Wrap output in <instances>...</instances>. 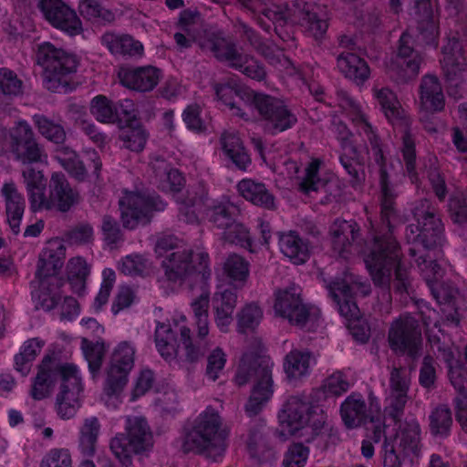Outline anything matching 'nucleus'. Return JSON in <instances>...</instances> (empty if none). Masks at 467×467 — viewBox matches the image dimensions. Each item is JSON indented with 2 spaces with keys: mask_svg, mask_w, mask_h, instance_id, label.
Returning a JSON list of instances; mask_svg holds the SVG:
<instances>
[{
  "mask_svg": "<svg viewBox=\"0 0 467 467\" xmlns=\"http://www.w3.org/2000/svg\"><path fill=\"white\" fill-rule=\"evenodd\" d=\"M379 187L380 222L372 248L364 261L376 286L389 291L394 269V290L400 294H409V269L400 261V245L393 236L394 224L399 217L396 202L398 192L389 181L379 182Z\"/></svg>",
  "mask_w": 467,
  "mask_h": 467,
  "instance_id": "1",
  "label": "nucleus"
},
{
  "mask_svg": "<svg viewBox=\"0 0 467 467\" xmlns=\"http://www.w3.org/2000/svg\"><path fill=\"white\" fill-rule=\"evenodd\" d=\"M279 420L289 434L297 435L306 442L318 439L327 448L339 441L338 431L328 425L325 411L319 406L312 405L304 394L287 400Z\"/></svg>",
  "mask_w": 467,
  "mask_h": 467,
  "instance_id": "2",
  "label": "nucleus"
},
{
  "mask_svg": "<svg viewBox=\"0 0 467 467\" xmlns=\"http://www.w3.org/2000/svg\"><path fill=\"white\" fill-rule=\"evenodd\" d=\"M228 431L223 428L218 411L208 406L194 420L184 427L181 450L213 462H219L227 448Z\"/></svg>",
  "mask_w": 467,
  "mask_h": 467,
  "instance_id": "3",
  "label": "nucleus"
},
{
  "mask_svg": "<svg viewBox=\"0 0 467 467\" xmlns=\"http://www.w3.org/2000/svg\"><path fill=\"white\" fill-rule=\"evenodd\" d=\"M254 350L246 351L241 360L234 377L238 386L254 381L250 398L245 404V411L249 416H255L273 395L272 368L273 362L269 356L263 353L264 346L260 338H255Z\"/></svg>",
  "mask_w": 467,
  "mask_h": 467,
  "instance_id": "4",
  "label": "nucleus"
},
{
  "mask_svg": "<svg viewBox=\"0 0 467 467\" xmlns=\"http://www.w3.org/2000/svg\"><path fill=\"white\" fill-rule=\"evenodd\" d=\"M411 213L417 223L406 226L405 238L413 245L409 249V254L415 257L420 246L431 250L442 244L444 225L438 206L429 199L417 201Z\"/></svg>",
  "mask_w": 467,
  "mask_h": 467,
  "instance_id": "5",
  "label": "nucleus"
},
{
  "mask_svg": "<svg viewBox=\"0 0 467 467\" xmlns=\"http://www.w3.org/2000/svg\"><path fill=\"white\" fill-rule=\"evenodd\" d=\"M36 61L43 69L45 87L52 92H66L78 62L75 56L49 42L37 46Z\"/></svg>",
  "mask_w": 467,
  "mask_h": 467,
  "instance_id": "6",
  "label": "nucleus"
},
{
  "mask_svg": "<svg viewBox=\"0 0 467 467\" xmlns=\"http://www.w3.org/2000/svg\"><path fill=\"white\" fill-rule=\"evenodd\" d=\"M373 91L387 119L393 125L399 126L403 130L401 138L402 157L406 171L410 178L411 182H415L418 180V173L416 171L415 139L410 130V119L405 115L396 95L389 88H374Z\"/></svg>",
  "mask_w": 467,
  "mask_h": 467,
  "instance_id": "7",
  "label": "nucleus"
},
{
  "mask_svg": "<svg viewBox=\"0 0 467 467\" xmlns=\"http://www.w3.org/2000/svg\"><path fill=\"white\" fill-rule=\"evenodd\" d=\"M274 310L290 325L306 331H315L319 327V310L303 302L301 289L296 285L275 292Z\"/></svg>",
  "mask_w": 467,
  "mask_h": 467,
  "instance_id": "8",
  "label": "nucleus"
},
{
  "mask_svg": "<svg viewBox=\"0 0 467 467\" xmlns=\"http://www.w3.org/2000/svg\"><path fill=\"white\" fill-rule=\"evenodd\" d=\"M265 15L269 19L298 25L305 33L317 40L321 39L328 28L327 20L320 6L302 0L268 9Z\"/></svg>",
  "mask_w": 467,
  "mask_h": 467,
  "instance_id": "9",
  "label": "nucleus"
},
{
  "mask_svg": "<svg viewBox=\"0 0 467 467\" xmlns=\"http://www.w3.org/2000/svg\"><path fill=\"white\" fill-rule=\"evenodd\" d=\"M125 431L126 433L118 434L110 441V450L122 465L129 467L132 463V454L150 450L153 441L145 418L128 417Z\"/></svg>",
  "mask_w": 467,
  "mask_h": 467,
  "instance_id": "10",
  "label": "nucleus"
},
{
  "mask_svg": "<svg viewBox=\"0 0 467 467\" xmlns=\"http://www.w3.org/2000/svg\"><path fill=\"white\" fill-rule=\"evenodd\" d=\"M120 220L124 228L135 229L150 222L153 212H161L166 203L156 194L125 192L119 201Z\"/></svg>",
  "mask_w": 467,
  "mask_h": 467,
  "instance_id": "11",
  "label": "nucleus"
},
{
  "mask_svg": "<svg viewBox=\"0 0 467 467\" xmlns=\"http://www.w3.org/2000/svg\"><path fill=\"white\" fill-rule=\"evenodd\" d=\"M192 254L191 249L176 250L166 254L161 264L165 281L170 285H182L196 271L202 274L203 279H208L211 276L208 254L202 252L197 254L198 266L193 265Z\"/></svg>",
  "mask_w": 467,
  "mask_h": 467,
  "instance_id": "12",
  "label": "nucleus"
},
{
  "mask_svg": "<svg viewBox=\"0 0 467 467\" xmlns=\"http://www.w3.org/2000/svg\"><path fill=\"white\" fill-rule=\"evenodd\" d=\"M252 102L260 116L264 130L271 135L285 131L297 122L296 114L284 100L276 97L255 93Z\"/></svg>",
  "mask_w": 467,
  "mask_h": 467,
  "instance_id": "13",
  "label": "nucleus"
},
{
  "mask_svg": "<svg viewBox=\"0 0 467 467\" xmlns=\"http://www.w3.org/2000/svg\"><path fill=\"white\" fill-rule=\"evenodd\" d=\"M389 348L396 353L406 354L411 359L421 354L422 337L419 321L410 316L402 315L393 320L388 333Z\"/></svg>",
  "mask_w": 467,
  "mask_h": 467,
  "instance_id": "14",
  "label": "nucleus"
},
{
  "mask_svg": "<svg viewBox=\"0 0 467 467\" xmlns=\"http://www.w3.org/2000/svg\"><path fill=\"white\" fill-rule=\"evenodd\" d=\"M422 58L412 47V37L403 33L399 40L397 54L387 63V74L397 84H406L416 78Z\"/></svg>",
  "mask_w": 467,
  "mask_h": 467,
  "instance_id": "15",
  "label": "nucleus"
},
{
  "mask_svg": "<svg viewBox=\"0 0 467 467\" xmlns=\"http://www.w3.org/2000/svg\"><path fill=\"white\" fill-rule=\"evenodd\" d=\"M10 150L23 164L44 162L47 155L36 141L35 133L26 121H19L10 131Z\"/></svg>",
  "mask_w": 467,
  "mask_h": 467,
  "instance_id": "16",
  "label": "nucleus"
},
{
  "mask_svg": "<svg viewBox=\"0 0 467 467\" xmlns=\"http://www.w3.org/2000/svg\"><path fill=\"white\" fill-rule=\"evenodd\" d=\"M327 288L342 317L348 322L359 317L360 312L354 301V296L358 294H361L363 296L368 295L369 286L368 285L350 275L334 280Z\"/></svg>",
  "mask_w": 467,
  "mask_h": 467,
  "instance_id": "17",
  "label": "nucleus"
},
{
  "mask_svg": "<svg viewBox=\"0 0 467 467\" xmlns=\"http://www.w3.org/2000/svg\"><path fill=\"white\" fill-rule=\"evenodd\" d=\"M135 348L128 342L119 344L112 356L104 385L108 396L119 394L128 382V375L134 366Z\"/></svg>",
  "mask_w": 467,
  "mask_h": 467,
  "instance_id": "18",
  "label": "nucleus"
},
{
  "mask_svg": "<svg viewBox=\"0 0 467 467\" xmlns=\"http://www.w3.org/2000/svg\"><path fill=\"white\" fill-rule=\"evenodd\" d=\"M72 364L61 363L54 354L46 355L37 366L36 376L33 379L30 396L35 400H42L49 397L53 391L58 377L61 382L66 375V370Z\"/></svg>",
  "mask_w": 467,
  "mask_h": 467,
  "instance_id": "19",
  "label": "nucleus"
},
{
  "mask_svg": "<svg viewBox=\"0 0 467 467\" xmlns=\"http://www.w3.org/2000/svg\"><path fill=\"white\" fill-rule=\"evenodd\" d=\"M44 18L54 27L70 36L81 33L82 24L76 12L62 0H36Z\"/></svg>",
  "mask_w": 467,
  "mask_h": 467,
  "instance_id": "20",
  "label": "nucleus"
},
{
  "mask_svg": "<svg viewBox=\"0 0 467 467\" xmlns=\"http://www.w3.org/2000/svg\"><path fill=\"white\" fill-rule=\"evenodd\" d=\"M59 392L56 398L57 412L61 419L73 418L80 408V394L83 390L77 367L72 364L65 371Z\"/></svg>",
  "mask_w": 467,
  "mask_h": 467,
  "instance_id": "21",
  "label": "nucleus"
},
{
  "mask_svg": "<svg viewBox=\"0 0 467 467\" xmlns=\"http://www.w3.org/2000/svg\"><path fill=\"white\" fill-rule=\"evenodd\" d=\"M65 247L60 244L57 248L48 246L39 254L36 277L39 281L40 287L51 291L49 285H56L57 287L62 285V279L57 277V274L64 264Z\"/></svg>",
  "mask_w": 467,
  "mask_h": 467,
  "instance_id": "22",
  "label": "nucleus"
},
{
  "mask_svg": "<svg viewBox=\"0 0 467 467\" xmlns=\"http://www.w3.org/2000/svg\"><path fill=\"white\" fill-rule=\"evenodd\" d=\"M118 77L122 86L138 92L153 90L162 78V71L153 66L122 67Z\"/></svg>",
  "mask_w": 467,
  "mask_h": 467,
  "instance_id": "23",
  "label": "nucleus"
},
{
  "mask_svg": "<svg viewBox=\"0 0 467 467\" xmlns=\"http://www.w3.org/2000/svg\"><path fill=\"white\" fill-rule=\"evenodd\" d=\"M48 190L52 210L67 213L79 202L78 192L71 187L62 172H54L51 175Z\"/></svg>",
  "mask_w": 467,
  "mask_h": 467,
  "instance_id": "24",
  "label": "nucleus"
},
{
  "mask_svg": "<svg viewBox=\"0 0 467 467\" xmlns=\"http://www.w3.org/2000/svg\"><path fill=\"white\" fill-rule=\"evenodd\" d=\"M442 53L441 63L446 80L451 81L455 85L457 79H466V60L462 55L460 42L456 38L449 39L442 47Z\"/></svg>",
  "mask_w": 467,
  "mask_h": 467,
  "instance_id": "25",
  "label": "nucleus"
},
{
  "mask_svg": "<svg viewBox=\"0 0 467 467\" xmlns=\"http://www.w3.org/2000/svg\"><path fill=\"white\" fill-rule=\"evenodd\" d=\"M1 193L4 198L6 220L14 234L20 233V223L26 209L24 195L14 182L3 184Z\"/></svg>",
  "mask_w": 467,
  "mask_h": 467,
  "instance_id": "26",
  "label": "nucleus"
},
{
  "mask_svg": "<svg viewBox=\"0 0 467 467\" xmlns=\"http://www.w3.org/2000/svg\"><path fill=\"white\" fill-rule=\"evenodd\" d=\"M99 39L101 45L113 56L140 57L143 55V45L130 35L109 30L103 33Z\"/></svg>",
  "mask_w": 467,
  "mask_h": 467,
  "instance_id": "27",
  "label": "nucleus"
},
{
  "mask_svg": "<svg viewBox=\"0 0 467 467\" xmlns=\"http://www.w3.org/2000/svg\"><path fill=\"white\" fill-rule=\"evenodd\" d=\"M420 425L413 420L400 424L394 438L389 441L403 458L418 457L420 451Z\"/></svg>",
  "mask_w": 467,
  "mask_h": 467,
  "instance_id": "28",
  "label": "nucleus"
},
{
  "mask_svg": "<svg viewBox=\"0 0 467 467\" xmlns=\"http://www.w3.org/2000/svg\"><path fill=\"white\" fill-rule=\"evenodd\" d=\"M213 309L214 321L220 331L226 333L232 324L233 313L237 304V295L232 289H223L213 294Z\"/></svg>",
  "mask_w": 467,
  "mask_h": 467,
  "instance_id": "29",
  "label": "nucleus"
},
{
  "mask_svg": "<svg viewBox=\"0 0 467 467\" xmlns=\"http://www.w3.org/2000/svg\"><path fill=\"white\" fill-rule=\"evenodd\" d=\"M204 50H208L221 62H226L230 67H241L238 61L245 59L244 54L240 53L236 45L219 34L210 36L202 45Z\"/></svg>",
  "mask_w": 467,
  "mask_h": 467,
  "instance_id": "30",
  "label": "nucleus"
},
{
  "mask_svg": "<svg viewBox=\"0 0 467 467\" xmlns=\"http://www.w3.org/2000/svg\"><path fill=\"white\" fill-rule=\"evenodd\" d=\"M332 246L339 254L348 252L358 241L360 229L354 220L336 219L329 228Z\"/></svg>",
  "mask_w": 467,
  "mask_h": 467,
  "instance_id": "31",
  "label": "nucleus"
},
{
  "mask_svg": "<svg viewBox=\"0 0 467 467\" xmlns=\"http://www.w3.org/2000/svg\"><path fill=\"white\" fill-rule=\"evenodd\" d=\"M337 67L345 78L362 85L370 77V69L365 59L353 52H341L337 57Z\"/></svg>",
  "mask_w": 467,
  "mask_h": 467,
  "instance_id": "32",
  "label": "nucleus"
},
{
  "mask_svg": "<svg viewBox=\"0 0 467 467\" xmlns=\"http://www.w3.org/2000/svg\"><path fill=\"white\" fill-rule=\"evenodd\" d=\"M340 413L348 428H356L367 421H374V417L368 413L364 399L358 393H352L341 404Z\"/></svg>",
  "mask_w": 467,
  "mask_h": 467,
  "instance_id": "33",
  "label": "nucleus"
},
{
  "mask_svg": "<svg viewBox=\"0 0 467 467\" xmlns=\"http://www.w3.org/2000/svg\"><path fill=\"white\" fill-rule=\"evenodd\" d=\"M280 251L294 264L302 265L310 257V245L308 242L295 231L280 233L278 234Z\"/></svg>",
  "mask_w": 467,
  "mask_h": 467,
  "instance_id": "34",
  "label": "nucleus"
},
{
  "mask_svg": "<svg viewBox=\"0 0 467 467\" xmlns=\"http://www.w3.org/2000/svg\"><path fill=\"white\" fill-rule=\"evenodd\" d=\"M237 189L241 196L256 206L266 210L276 208L274 194L262 182L244 179L238 182Z\"/></svg>",
  "mask_w": 467,
  "mask_h": 467,
  "instance_id": "35",
  "label": "nucleus"
},
{
  "mask_svg": "<svg viewBox=\"0 0 467 467\" xmlns=\"http://www.w3.org/2000/svg\"><path fill=\"white\" fill-rule=\"evenodd\" d=\"M421 106L430 111H441L444 108V96L441 85L436 76L426 75L420 85Z\"/></svg>",
  "mask_w": 467,
  "mask_h": 467,
  "instance_id": "36",
  "label": "nucleus"
},
{
  "mask_svg": "<svg viewBox=\"0 0 467 467\" xmlns=\"http://www.w3.org/2000/svg\"><path fill=\"white\" fill-rule=\"evenodd\" d=\"M206 200L207 192L203 186L198 185L188 189L185 198L179 203V219L186 223H197V213L201 211Z\"/></svg>",
  "mask_w": 467,
  "mask_h": 467,
  "instance_id": "37",
  "label": "nucleus"
},
{
  "mask_svg": "<svg viewBox=\"0 0 467 467\" xmlns=\"http://www.w3.org/2000/svg\"><path fill=\"white\" fill-rule=\"evenodd\" d=\"M177 324L175 328H180ZM179 330H174L171 324L158 323L155 329V344L158 352L166 360H171L176 358L178 353L177 334Z\"/></svg>",
  "mask_w": 467,
  "mask_h": 467,
  "instance_id": "38",
  "label": "nucleus"
},
{
  "mask_svg": "<svg viewBox=\"0 0 467 467\" xmlns=\"http://www.w3.org/2000/svg\"><path fill=\"white\" fill-rule=\"evenodd\" d=\"M221 144L224 153L235 167L246 171L251 164V158L241 139L234 132H223L221 136Z\"/></svg>",
  "mask_w": 467,
  "mask_h": 467,
  "instance_id": "39",
  "label": "nucleus"
},
{
  "mask_svg": "<svg viewBox=\"0 0 467 467\" xmlns=\"http://www.w3.org/2000/svg\"><path fill=\"white\" fill-rule=\"evenodd\" d=\"M205 215L210 223L219 229H224L239 214L238 208L230 202H213L207 204L204 210Z\"/></svg>",
  "mask_w": 467,
  "mask_h": 467,
  "instance_id": "40",
  "label": "nucleus"
},
{
  "mask_svg": "<svg viewBox=\"0 0 467 467\" xmlns=\"http://www.w3.org/2000/svg\"><path fill=\"white\" fill-rule=\"evenodd\" d=\"M100 422L97 417L86 418L79 429L78 448L84 456L91 457L96 452Z\"/></svg>",
  "mask_w": 467,
  "mask_h": 467,
  "instance_id": "41",
  "label": "nucleus"
},
{
  "mask_svg": "<svg viewBox=\"0 0 467 467\" xmlns=\"http://www.w3.org/2000/svg\"><path fill=\"white\" fill-rule=\"evenodd\" d=\"M311 353L309 351L291 350L285 358L284 368L290 379H300L309 374Z\"/></svg>",
  "mask_w": 467,
  "mask_h": 467,
  "instance_id": "42",
  "label": "nucleus"
},
{
  "mask_svg": "<svg viewBox=\"0 0 467 467\" xmlns=\"http://www.w3.org/2000/svg\"><path fill=\"white\" fill-rule=\"evenodd\" d=\"M360 129L366 134L371 145L373 158L376 164L379 166V182L389 181V169L391 165L387 163L386 158L380 148L378 136L373 131L372 126L364 116L360 117Z\"/></svg>",
  "mask_w": 467,
  "mask_h": 467,
  "instance_id": "43",
  "label": "nucleus"
},
{
  "mask_svg": "<svg viewBox=\"0 0 467 467\" xmlns=\"http://www.w3.org/2000/svg\"><path fill=\"white\" fill-rule=\"evenodd\" d=\"M452 422L451 410L444 404L435 407L429 415L430 431L435 437L442 439L448 437Z\"/></svg>",
  "mask_w": 467,
  "mask_h": 467,
  "instance_id": "44",
  "label": "nucleus"
},
{
  "mask_svg": "<svg viewBox=\"0 0 467 467\" xmlns=\"http://www.w3.org/2000/svg\"><path fill=\"white\" fill-rule=\"evenodd\" d=\"M250 264L237 254H229L223 264V271L236 287H243L250 273Z\"/></svg>",
  "mask_w": 467,
  "mask_h": 467,
  "instance_id": "45",
  "label": "nucleus"
},
{
  "mask_svg": "<svg viewBox=\"0 0 467 467\" xmlns=\"http://www.w3.org/2000/svg\"><path fill=\"white\" fill-rule=\"evenodd\" d=\"M219 100L224 103L233 114L242 119H248V115L242 107L234 101V97H242L244 90L234 82L218 83L213 86Z\"/></svg>",
  "mask_w": 467,
  "mask_h": 467,
  "instance_id": "46",
  "label": "nucleus"
},
{
  "mask_svg": "<svg viewBox=\"0 0 467 467\" xmlns=\"http://www.w3.org/2000/svg\"><path fill=\"white\" fill-rule=\"evenodd\" d=\"M118 269L125 275L146 277L153 272V265L140 254H129L120 259Z\"/></svg>",
  "mask_w": 467,
  "mask_h": 467,
  "instance_id": "47",
  "label": "nucleus"
},
{
  "mask_svg": "<svg viewBox=\"0 0 467 467\" xmlns=\"http://www.w3.org/2000/svg\"><path fill=\"white\" fill-rule=\"evenodd\" d=\"M236 317L239 333L254 332L263 318V310L256 303H249L240 309Z\"/></svg>",
  "mask_w": 467,
  "mask_h": 467,
  "instance_id": "48",
  "label": "nucleus"
},
{
  "mask_svg": "<svg viewBox=\"0 0 467 467\" xmlns=\"http://www.w3.org/2000/svg\"><path fill=\"white\" fill-rule=\"evenodd\" d=\"M33 121L38 132L47 140L56 144H62L66 140L67 134L61 124L39 114L33 117Z\"/></svg>",
  "mask_w": 467,
  "mask_h": 467,
  "instance_id": "49",
  "label": "nucleus"
},
{
  "mask_svg": "<svg viewBox=\"0 0 467 467\" xmlns=\"http://www.w3.org/2000/svg\"><path fill=\"white\" fill-rule=\"evenodd\" d=\"M179 333L184 347L185 359L188 362H196L204 356L209 348L207 340H199L197 337L193 340L191 329L185 326L179 328Z\"/></svg>",
  "mask_w": 467,
  "mask_h": 467,
  "instance_id": "50",
  "label": "nucleus"
},
{
  "mask_svg": "<svg viewBox=\"0 0 467 467\" xmlns=\"http://www.w3.org/2000/svg\"><path fill=\"white\" fill-rule=\"evenodd\" d=\"M78 10L84 18L92 22L109 24L115 20L113 12L102 6L98 0H80Z\"/></svg>",
  "mask_w": 467,
  "mask_h": 467,
  "instance_id": "51",
  "label": "nucleus"
},
{
  "mask_svg": "<svg viewBox=\"0 0 467 467\" xmlns=\"http://www.w3.org/2000/svg\"><path fill=\"white\" fill-rule=\"evenodd\" d=\"M414 2L417 12L422 14L418 28L427 42L432 41L438 34V27L432 16L431 1L414 0Z\"/></svg>",
  "mask_w": 467,
  "mask_h": 467,
  "instance_id": "52",
  "label": "nucleus"
},
{
  "mask_svg": "<svg viewBox=\"0 0 467 467\" xmlns=\"http://www.w3.org/2000/svg\"><path fill=\"white\" fill-rule=\"evenodd\" d=\"M223 239L227 243L240 245L250 252H254L253 240L249 230L244 224L238 223L236 219L234 223H230L229 226L223 229Z\"/></svg>",
  "mask_w": 467,
  "mask_h": 467,
  "instance_id": "53",
  "label": "nucleus"
},
{
  "mask_svg": "<svg viewBox=\"0 0 467 467\" xmlns=\"http://www.w3.org/2000/svg\"><path fill=\"white\" fill-rule=\"evenodd\" d=\"M247 447L252 458L259 462L271 461L275 452L266 442L264 435L259 431H251L247 441Z\"/></svg>",
  "mask_w": 467,
  "mask_h": 467,
  "instance_id": "54",
  "label": "nucleus"
},
{
  "mask_svg": "<svg viewBox=\"0 0 467 467\" xmlns=\"http://www.w3.org/2000/svg\"><path fill=\"white\" fill-rule=\"evenodd\" d=\"M81 349L88 363V368L93 375H96L101 368L104 355L106 352L103 342H92L83 337L81 340Z\"/></svg>",
  "mask_w": 467,
  "mask_h": 467,
  "instance_id": "55",
  "label": "nucleus"
},
{
  "mask_svg": "<svg viewBox=\"0 0 467 467\" xmlns=\"http://www.w3.org/2000/svg\"><path fill=\"white\" fill-rule=\"evenodd\" d=\"M90 113L101 123H114L116 121L115 106L112 105L111 100L103 95L92 99Z\"/></svg>",
  "mask_w": 467,
  "mask_h": 467,
  "instance_id": "56",
  "label": "nucleus"
},
{
  "mask_svg": "<svg viewBox=\"0 0 467 467\" xmlns=\"http://www.w3.org/2000/svg\"><path fill=\"white\" fill-rule=\"evenodd\" d=\"M103 241L110 248L119 246L124 241V234L119 222L109 214H104L100 225Z\"/></svg>",
  "mask_w": 467,
  "mask_h": 467,
  "instance_id": "57",
  "label": "nucleus"
},
{
  "mask_svg": "<svg viewBox=\"0 0 467 467\" xmlns=\"http://www.w3.org/2000/svg\"><path fill=\"white\" fill-rule=\"evenodd\" d=\"M453 387L458 392L454 399L456 419L462 425V429L467 432V383H461L456 372L453 373Z\"/></svg>",
  "mask_w": 467,
  "mask_h": 467,
  "instance_id": "58",
  "label": "nucleus"
},
{
  "mask_svg": "<svg viewBox=\"0 0 467 467\" xmlns=\"http://www.w3.org/2000/svg\"><path fill=\"white\" fill-rule=\"evenodd\" d=\"M23 93V81L7 67L0 68V94L16 97Z\"/></svg>",
  "mask_w": 467,
  "mask_h": 467,
  "instance_id": "59",
  "label": "nucleus"
},
{
  "mask_svg": "<svg viewBox=\"0 0 467 467\" xmlns=\"http://www.w3.org/2000/svg\"><path fill=\"white\" fill-rule=\"evenodd\" d=\"M123 146L132 151H141L147 141V133L145 130L139 126L135 128L129 127L123 130L120 135Z\"/></svg>",
  "mask_w": 467,
  "mask_h": 467,
  "instance_id": "60",
  "label": "nucleus"
},
{
  "mask_svg": "<svg viewBox=\"0 0 467 467\" xmlns=\"http://www.w3.org/2000/svg\"><path fill=\"white\" fill-rule=\"evenodd\" d=\"M408 393L409 391L389 390L386 411L396 422L400 421L404 414L405 406L410 399Z\"/></svg>",
  "mask_w": 467,
  "mask_h": 467,
  "instance_id": "61",
  "label": "nucleus"
},
{
  "mask_svg": "<svg viewBox=\"0 0 467 467\" xmlns=\"http://www.w3.org/2000/svg\"><path fill=\"white\" fill-rule=\"evenodd\" d=\"M449 213L453 223H467V195L455 194L449 200Z\"/></svg>",
  "mask_w": 467,
  "mask_h": 467,
  "instance_id": "62",
  "label": "nucleus"
},
{
  "mask_svg": "<svg viewBox=\"0 0 467 467\" xmlns=\"http://www.w3.org/2000/svg\"><path fill=\"white\" fill-rule=\"evenodd\" d=\"M309 450L305 447L302 443L292 444L283 460V465L285 467H303L308 458Z\"/></svg>",
  "mask_w": 467,
  "mask_h": 467,
  "instance_id": "63",
  "label": "nucleus"
},
{
  "mask_svg": "<svg viewBox=\"0 0 467 467\" xmlns=\"http://www.w3.org/2000/svg\"><path fill=\"white\" fill-rule=\"evenodd\" d=\"M70 453L66 449H52L42 459L40 467H71Z\"/></svg>",
  "mask_w": 467,
  "mask_h": 467,
  "instance_id": "64",
  "label": "nucleus"
}]
</instances>
